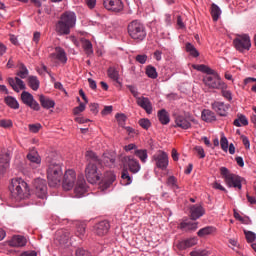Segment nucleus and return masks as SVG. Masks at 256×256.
I'll return each instance as SVG.
<instances>
[{"label": "nucleus", "mask_w": 256, "mask_h": 256, "mask_svg": "<svg viewBox=\"0 0 256 256\" xmlns=\"http://www.w3.org/2000/svg\"><path fill=\"white\" fill-rule=\"evenodd\" d=\"M192 68L200 73H206L203 77V83L208 89H224L225 82L221 79L219 73L204 64H193Z\"/></svg>", "instance_id": "obj_1"}, {"label": "nucleus", "mask_w": 256, "mask_h": 256, "mask_svg": "<svg viewBox=\"0 0 256 256\" xmlns=\"http://www.w3.org/2000/svg\"><path fill=\"white\" fill-rule=\"evenodd\" d=\"M85 156L88 161L85 168V177L88 183L93 185L101 180V172L99 171V168H97V165L101 164V160L99 159V156L91 150L87 151Z\"/></svg>", "instance_id": "obj_2"}, {"label": "nucleus", "mask_w": 256, "mask_h": 256, "mask_svg": "<svg viewBox=\"0 0 256 256\" xmlns=\"http://www.w3.org/2000/svg\"><path fill=\"white\" fill-rule=\"evenodd\" d=\"M47 179L50 187H57L63 178V166L61 163L51 157L47 158Z\"/></svg>", "instance_id": "obj_3"}, {"label": "nucleus", "mask_w": 256, "mask_h": 256, "mask_svg": "<svg viewBox=\"0 0 256 256\" xmlns=\"http://www.w3.org/2000/svg\"><path fill=\"white\" fill-rule=\"evenodd\" d=\"M77 24V15L75 12L66 11L60 16V20L56 24V33L58 35H69L71 29Z\"/></svg>", "instance_id": "obj_4"}, {"label": "nucleus", "mask_w": 256, "mask_h": 256, "mask_svg": "<svg viewBox=\"0 0 256 256\" xmlns=\"http://www.w3.org/2000/svg\"><path fill=\"white\" fill-rule=\"evenodd\" d=\"M18 69L19 70L16 73L17 77L8 78V84L16 93H19V91H24V89H26L25 82H23L21 79H27V77H29V69H27V66H25L24 63L19 62Z\"/></svg>", "instance_id": "obj_5"}, {"label": "nucleus", "mask_w": 256, "mask_h": 256, "mask_svg": "<svg viewBox=\"0 0 256 256\" xmlns=\"http://www.w3.org/2000/svg\"><path fill=\"white\" fill-rule=\"evenodd\" d=\"M128 35L136 43H141L147 37V29L139 20H133L128 24Z\"/></svg>", "instance_id": "obj_6"}, {"label": "nucleus", "mask_w": 256, "mask_h": 256, "mask_svg": "<svg viewBox=\"0 0 256 256\" xmlns=\"http://www.w3.org/2000/svg\"><path fill=\"white\" fill-rule=\"evenodd\" d=\"M10 191L15 199H25L29 195V185L23 178L12 179Z\"/></svg>", "instance_id": "obj_7"}, {"label": "nucleus", "mask_w": 256, "mask_h": 256, "mask_svg": "<svg viewBox=\"0 0 256 256\" xmlns=\"http://www.w3.org/2000/svg\"><path fill=\"white\" fill-rule=\"evenodd\" d=\"M220 174L223 177L227 187H234V189H239V191L243 189V178H241V176L229 172L227 167H221Z\"/></svg>", "instance_id": "obj_8"}, {"label": "nucleus", "mask_w": 256, "mask_h": 256, "mask_svg": "<svg viewBox=\"0 0 256 256\" xmlns=\"http://www.w3.org/2000/svg\"><path fill=\"white\" fill-rule=\"evenodd\" d=\"M174 121L176 124V127H179L180 129H191V123H195V116L191 114L190 112H184L182 114H177L174 116Z\"/></svg>", "instance_id": "obj_9"}, {"label": "nucleus", "mask_w": 256, "mask_h": 256, "mask_svg": "<svg viewBox=\"0 0 256 256\" xmlns=\"http://www.w3.org/2000/svg\"><path fill=\"white\" fill-rule=\"evenodd\" d=\"M233 45L236 51H239V53H245V51H249V49H251V37H249V34L237 35L233 40Z\"/></svg>", "instance_id": "obj_10"}, {"label": "nucleus", "mask_w": 256, "mask_h": 256, "mask_svg": "<svg viewBox=\"0 0 256 256\" xmlns=\"http://www.w3.org/2000/svg\"><path fill=\"white\" fill-rule=\"evenodd\" d=\"M123 169H127L134 175L141 171V164L139 160L133 156H124L122 158Z\"/></svg>", "instance_id": "obj_11"}, {"label": "nucleus", "mask_w": 256, "mask_h": 256, "mask_svg": "<svg viewBox=\"0 0 256 256\" xmlns=\"http://www.w3.org/2000/svg\"><path fill=\"white\" fill-rule=\"evenodd\" d=\"M102 5L104 9L110 13H123V10L125 9L123 0H103Z\"/></svg>", "instance_id": "obj_12"}, {"label": "nucleus", "mask_w": 256, "mask_h": 256, "mask_svg": "<svg viewBox=\"0 0 256 256\" xmlns=\"http://www.w3.org/2000/svg\"><path fill=\"white\" fill-rule=\"evenodd\" d=\"M77 181V173L75 170L69 169L66 170L63 177L62 187L64 191H71L73 187H75V183Z\"/></svg>", "instance_id": "obj_13"}, {"label": "nucleus", "mask_w": 256, "mask_h": 256, "mask_svg": "<svg viewBox=\"0 0 256 256\" xmlns=\"http://www.w3.org/2000/svg\"><path fill=\"white\" fill-rule=\"evenodd\" d=\"M152 161H154L156 167L162 171H165V169L169 167V155L164 151L159 150L156 152L152 157Z\"/></svg>", "instance_id": "obj_14"}, {"label": "nucleus", "mask_w": 256, "mask_h": 256, "mask_svg": "<svg viewBox=\"0 0 256 256\" xmlns=\"http://www.w3.org/2000/svg\"><path fill=\"white\" fill-rule=\"evenodd\" d=\"M21 101L22 103H24V105H27V107L33 109V111H41V106L39 105V102L35 100L31 93L23 91L21 93Z\"/></svg>", "instance_id": "obj_15"}, {"label": "nucleus", "mask_w": 256, "mask_h": 256, "mask_svg": "<svg viewBox=\"0 0 256 256\" xmlns=\"http://www.w3.org/2000/svg\"><path fill=\"white\" fill-rule=\"evenodd\" d=\"M34 189L35 195L38 196L39 199L47 198V181L40 178L35 179Z\"/></svg>", "instance_id": "obj_16"}, {"label": "nucleus", "mask_w": 256, "mask_h": 256, "mask_svg": "<svg viewBox=\"0 0 256 256\" xmlns=\"http://www.w3.org/2000/svg\"><path fill=\"white\" fill-rule=\"evenodd\" d=\"M69 239H71V233L67 229L57 230L55 234V243L60 247H67V243H69Z\"/></svg>", "instance_id": "obj_17"}, {"label": "nucleus", "mask_w": 256, "mask_h": 256, "mask_svg": "<svg viewBox=\"0 0 256 256\" xmlns=\"http://www.w3.org/2000/svg\"><path fill=\"white\" fill-rule=\"evenodd\" d=\"M87 193V182L83 176H78L76 186L74 188V195L78 199Z\"/></svg>", "instance_id": "obj_18"}, {"label": "nucleus", "mask_w": 256, "mask_h": 256, "mask_svg": "<svg viewBox=\"0 0 256 256\" xmlns=\"http://www.w3.org/2000/svg\"><path fill=\"white\" fill-rule=\"evenodd\" d=\"M231 105L225 104V102H219L215 101L212 103V109L217 113V115H220V117H227V113H229V108Z\"/></svg>", "instance_id": "obj_19"}, {"label": "nucleus", "mask_w": 256, "mask_h": 256, "mask_svg": "<svg viewBox=\"0 0 256 256\" xmlns=\"http://www.w3.org/2000/svg\"><path fill=\"white\" fill-rule=\"evenodd\" d=\"M109 229H111V224L109 221H101L94 226V233L99 237H103L109 233Z\"/></svg>", "instance_id": "obj_20"}, {"label": "nucleus", "mask_w": 256, "mask_h": 256, "mask_svg": "<svg viewBox=\"0 0 256 256\" xmlns=\"http://www.w3.org/2000/svg\"><path fill=\"white\" fill-rule=\"evenodd\" d=\"M178 227L181 231H185V233H193L196 229H199V222L183 220Z\"/></svg>", "instance_id": "obj_21"}, {"label": "nucleus", "mask_w": 256, "mask_h": 256, "mask_svg": "<svg viewBox=\"0 0 256 256\" xmlns=\"http://www.w3.org/2000/svg\"><path fill=\"white\" fill-rule=\"evenodd\" d=\"M136 103L138 107H141V109H144L148 115H151L153 113V104H151V100L147 97H139L136 99Z\"/></svg>", "instance_id": "obj_22"}, {"label": "nucleus", "mask_w": 256, "mask_h": 256, "mask_svg": "<svg viewBox=\"0 0 256 256\" xmlns=\"http://www.w3.org/2000/svg\"><path fill=\"white\" fill-rule=\"evenodd\" d=\"M203 215H205V208H203L201 205L195 204L190 207L191 221H197V219H201Z\"/></svg>", "instance_id": "obj_23"}, {"label": "nucleus", "mask_w": 256, "mask_h": 256, "mask_svg": "<svg viewBox=\"0 0 256 256\" xmlns=\"http://www.w3.org/2000/svg\"><path fill=\"white\" fill-rule=\"evenodd\" d=\"M49 57L50 59L60 61V63H63L64 65L67 63V53L62 47H56L55 52L51 53Z\"/></svg>", "instance_id": "obj_24"}, {"label": "nucleus", "mask_w": 256, "mask_h": 256, "mask_svg": "<svg viewBox=\"0 0 256 256\" xmlns=\"http://www.w3.org/2000/svg\"><path fill=\"white\" fill-rule=\"evenodd\" d=\"M198 240L196 237L188 238L185 240H181L177 243L176 247L179 251H185V249H189L191 247H195L197 245Z\"/></svg>", "instance_id": "obj_25"}, {"label": "nucleus", "mask_w": 256, "mask_h": 256, "mask_svg": "<svg viewBox=\"0 0 256 256\" xmlns=\"http://www.w3.org/2000/svg\"><path fill=\"white\" fill-rule=\"evenodd\" d=\"M9 247H25L27 245V238L21 235H15L8 241Z\"/></svg>", "instance_id": "obj_26"}, {"label": "nucleus", "mask_w": 256, "mask_h": 256, "mask_svg": "<svg viewBox=\"0 0 256 256\" xmlns=\"http://www.w3.org/2000/svg\"><path fill=\"white\" fill-rule=\"evenodd\" d=\"M39 101L43 109H53L55 107V100L41 94L39 95Z\"/></svg>", "instance_id": "obj_27"}, {"label": "nucleus", "mask_w": 256, "mask_h": 256, "mask_svg": "<svg viewBox=\"0 0 256 256\" xmlns=\"http://www.w3.org/2000/svg\"><path fill=\"white\" fill-rule=\"evenodd\" d=\"M201 119L205 121V123H213V121H217V116H215V112L204 109L201 113Z\"/></svg>", "instance_id": "obj_28"}, {"label": "nucleus", "mask_w": 256, "mask_h": 256, "mask_svg": "<svg viewBox=\"0 0 256 256\" xmlns=\"http://www.w3.org/2000/svg\"><path fill=\"white\" fill-rule=\"evenodd\" d=\"M157 117L161 125H169V123H171V116H169V112L165 109L159 110Z\"/></svg>", "instance_id": "obj_29"}, {"label": "nucleus", "mask_w": 256, "mask_h": 256, "mask_svg": "<svg viewBox=\"0 0 256 256\" xmlns=\"http://www.w3.org/2000/svg\"><path fill=\"white\" fill-rule=\"evenodd\" d=\"M107 76L115 83H118V85H121V81H119V70L115 66H110L107 69Z\"/></svg>", "instance_id": "obj_30"}, {"label": "nucleus", "mask_w": 256, "mask_h": 256, "mask_svg": "<svg viewBox=\"0 0 256 256\" xmlns=\"http://www.w3.org/2000/svg\"><path fill=\"white\" fill-rule=\"evenodd\" d=\"M100 160V164L101 167H103V165L105 167H113V165H115V157L111 156L110 154H103L102 159Z\"/></svg>", "instance_id": "obj_31"}, {"label": "nucleus", "mask_w": 256, "mask_h": 256, "mask_svg": "<svg viewBox=\"0 0 256 256\" xmlns=\"http://www.w3.org/2000/svg\"><path fill=\"white\" fill-rule=\"evenodd\" d=\"M0 163L2 164V167H4V169H7V167H9V163H11V152H9V150L1 152Z\"/></svg>", "instance_id": "obj_32"}, {"label": "nucleus", "mask_w": 256, "mask_h": 256, "mask_svg": "<svg viewBox=\"0 0 256 256\" xmlns=\"http://www.w3.org/2000/svg\"><path fill=\"white\" fill-rule=\"evenodd\" d=\"M27 159L30 163L41 165V156H39V152H37V150H30L27 154Z\"/></svg>", "instance_id": "obj_33"}, {"label": "nucleus", "mask_w": 256, "mask_h": 256, "mask_svg": "<svg viewBox=\"0 0 256 256\" xmlns=\"http://www.w3.org/2000/svg\"><path fill=\"white\" fill-rule=\"evenodd\" d=\"M133 183V178L129 174V170L127 168H123L121 173V184L124 186L131 185Z\"/></svg>", "instance_id": "obj_34"}, {"label": "nucleus", "mask_w": 256, "mask_h": 256, "mask_svg": "<svg viewBox=\"0 0 256 256\" xmlns=\"http://www.w3.org/2000/svg\"><path fill=\"white\" fill-rule=\"evenodd\" d=\"M233 125L235 127H247V125H249V120L247 119V116L238 114L237 118L233 122Z\"/></svg>", "instance_id": "obj_35"}, {"label": "nucleus", "mask_w": 256, "mask_h": 256, "mask_svg": "<svg viewBox=\"0 0 256 256\" xmlns=\"http://www.w3.org/2000/svg\"><path fill=\"white\" fill-rule=\"evenodd\" d=\"M28 86L32 91H38L39 87L41 85V82L39 81V78L37 76H29L28 79Z\"/></svg>", "instance_id": "obj_36"}, {"label": "nucleus", "mask_w": 256, "mask_h": 256, "mask_svg": "<svg viewBox=\"0 0 256 256\" xmlns=\"http://www.w3.org/2000/svg\"><path fill=\"white\" fill-rule=\"evenodd\" d=\"M135 157H138V159L141 161V163H147V159H149V154L147 152V149H137L134 151Z\"/></svg>", "instance_id": "obj_37"}, {"label": "nucleus", "mask_w": 256, "mask_h": 256, "mask_svg": "<svg viewBox=\"0 0 256 256\" xmlns=\"http://www.w3.org/2000/svg\"><path fill=\"white\" fill-rule=\"evenodd\" d=\"M217 232V228L213 226H206L204 228H201L198 232L197 235L198 237H205L206 235H213V233Z\"/></svg>", "instance_id": "obj_38"}, {"label": "nucleus", "mask_w": 256, "mask_h": 256, "mask_svg": "<svg viewBox=\"0 0 256 256\" xmlns=\"http://www.w3.org/2000/svg\"><path fill=\"white\" fill-rule=\"evenodd\" d=\"M211 17L213 21L217 22L219 21V17H221V8L217 6V4L213 3L211 5Z\"/></svg>", "instance_id": "obj_39"}, {"label": "nucleus", "mask_w": 256, "mask_h": 256, "mask_svg": "<svg viewBox=\"0 0 256 256\" xmlns=\"http://www.w3.org/2000/svg\"><path fill=\"white\" fill-rule=\"evenodd\" d=\"M4 101L6 105L10 107V109H19V102L17 101V99H15V97L7 96L5 97Z\"/></svg>", "instance_id": "obj_40"}, {"label": "nucleus", "mask_w": 256, "mask_h": 256, "mask_svg": "<svg viewBox=\"0 0 256 256\" xmlns=\"http://www.w3.org/2000/svg\"><path fill=\"white\" fill-rule=\"evenodd\" d=\"M82 47L87 55H92L93 53V44L90 40L83 38L81 40Z\"/></svg>", "instance_id": "obj_41"}, {"label": "nucleus", "mask_w": 256, "mask_h": 256, "mask_svg": "<svg viewBox=\"0 0 256 256\" xmlns=\"http://www.w3.org/2000/svg\"><path fill=\"white\" fill-rule=\"evenodd\" d=\"M227 87V83H225V87L219 88V90L221 91L222 97H224V99H226L227 101H233V94L230 90H227Z\"/></svg>", "instance_id": "obj_42"}, {"label": "nucleus", "mask_w": 256, "mask_h": 256, "mask_svg": "<svg viewBox=\"0 0 256 256\" xmlns=\"http://www.w3.org/2000/svg\"><path fill=\"white\" fill-rule=\"evenodd\" d=\"M146 75L150 79H157V77H158L157 69L153 66H147L146 67Z\"/></svg>", "instance_id": "obj_43"}, {"label": "nucleus", "mask_w": 256, "mask_h": 256, "mask_svg": "<svg viewBox=\"0 0 256 256\" xmlns=\"http://www.w3.org/2000/svg\"><path fill=\"white\" fill-rule=\"evenodd\" d=\"M166 185L170 187V189H179V185L177 184V178L175 176H169Z\"/></svg>", "instance_id": "obj_44"}, {"label": "nucleus", "mask_w": 256, "mask_h": 256, "mask_svg": "<svg viewBox=\"0 0 256 256\" xmlns=\"http://www.w3.org/2000/svg\"><path fill=\"white\" fill-rule=\"evenodd\" d=\"M85 229V224L76 225V236L79 237V239H83V237H85Z\"/></svg>", "instance_id": "obj_45"}, {"label": "nucleus", "mask_w": 256, "mask_h": 256, "mask_svg": "<svg viewBox=\"0 0 256 256\" xmlns=\"http://www.w3.org/2000/svg\"><path fill=\"white\" fill-rule=\"evenodd\" d=\"M220 147H221L222 151H225V153H227V151L229 150V140H227V137H225V136L221 137Z\"/></svg>", "instance_id": "obj_46"}, {"label": "nucleus", "mask_w": 256, "mask_h": 256, "mask_svg": "<svg viewBox=\"0 0 256 256\" xmlns=\"http://www.w3.org/2000/svg\"><path fill=\"white\" fill-rule=\"evenodd\" d=\"M139 125L140 127H142V129H145L147 131V129H149V127H151V120L147 119V118H142L139 120Z\"/></svg>", "instance_id": "obj_47"}, {"label": "nucleus", "mask_w": 256, "mask_h": 256, "mask_svg": "<svg viewBox=\"0 0 256 256\" xmlns=\"http://www.w3.org/2000/svg\"><path fill=\"white\" fill-rule=\"evenodd\" d=\"M244 234L246 237V241H248V243H253V241H255V239H256L255 232L244 230Z\"/></svg>", "instance_id": "obj_48"}, {"label": "nucleus", "mask_w": 256, "mask_h": 256, "mask_svg": "<svg viewBox=\"0 0 256 256\" xmlns=\"http://www.w3.org/2000/svg\"><path fill=\"white\" fill-rule=\"evenodd\" d=\"M43 126H41L40 123H36V124H29L28 125V129L30 131V133H39V131H41V128Z\"/></svg>", "instance_id": "obj_49"}, {"label": "nucleus", "mask_w": 256, "mask_h": 256, "mask_svg": "<svg viewBox=\"0 0 256 256\" xmlns=\"http://www.w3.org/2000/svg\"><path fill=\"white\" fill-rule=\"evenodd\" d=\"M116 121H118L119 125H125V121H127V116L123 113H117L115 115Z\"/></svg>", "instance_id": "obj_50"}, {"label": "nucleus", "mask_w": 256, "mask_h": 256, "mask_svg": "<svg viewBox=\"0 0 256 256\" xmlns=\"http://www.w3.org/2000/svg\"><path fill=\"white\" fill-rule=\"evenodd\" d=\"M209 251L207 250H193L190 252V256H208Z\"/></svg>", "instance_id": "obj_51"}, {"label": "nucleus", "mask_w": 256, "mask_h": 256, "mask_svg": "<svg viewBox=\"0 0 256 256\" xmlns=\"http://www.w3.org/2000/svg\"><path fill=\"white\" fill-rule=\"evenodd\" d=\"M76 256H93L89 250H85L83 248H77L75 251Z\"/></svg>", "instance_id": "obj_52"}, {"label": "nucleus", "mask_w": 256, "mask_h": 256, "mask_svg": "<svg viewBox=\"0 0 256 256\" xmlns=\"http://www.w3.org/2000/svg\"><path fill=\"white\" fill-rule=\"evenodd\" d=\"M0 127H3L4 129H9V127H13V121L2 119L0 120Z\"/></svg>", "instance_id": "obj_53"}, {"label": "nucleus", "mask_w": 256, "mask_h": 256, "mask_svg": "<svg viewBox=\"0 0 256 256\" xmlns=\"http://www.w3.org/2000/svg\"><path fill=\"white\" fill-rule=\"evenodd\" d=\"M85 107V103L80 102L79 106L73 109L74 115H79V113H83V111H85Z\"/></svg>", "instance_id": "obj_54"}, {"label": "nucleus", "mask_w": 256, "mask_h": 256, "mask_svg": "<svg viewBox=\"0 0 256 256\" xmlns=\"http://www.w3.org/2000/svg\"><path fill=\"white\" fill-rule=\"evenodd\" d=\"M194 151H196L200 159H205V149H203L201 146H196Z\"/></svg>", "instance_id": "obj_55"}, {"label": "nucleus", "mask_w": 256, "mask_h": 256, "mask_svg": "<svg viewBox=\"0 0 256 256\" xmlns=\"http://www.w3.org/2000/svg\"><path fill=\"white\" fill-rule=\"evenodd\" d=\"M136 61L140 63L141 65H145L147 63V55L145 54H139L136 56Z\"/></svg>", "instance_id": "obj_56"}, {"label": "nucleus", "mask_w": 256, "mask_h": 256, "mask_svg": "<svg viewBox=\"0 0 256 256\" xmlns=\"http://www.w3.org/2000/svg\"><path fill=\"white\" fill-rule=\"evenodd\" d=\"M127 88L129 89L130 93L135 97V99L139 98V91H137V88L133 85H128Z\"/></svg>", "instance_id": "obj_57"}, {"label": "nucleus", "mask_w": 256, "mask_h": 256, "mask_svg": "<svg viewBox=\"0 0 256 256\" xmlns=\"http://www.w3.org/2000/svg\"><path fill=\"white\" fill-rule=\"evenodd\" d=\"M89 109H90L91 113H93L94 115H97V113H99V104L91 103L89 105Z\"/></svg>", "instance_id": "obj_58"}, {"label": "nucleus", "mask_w": 256, "mask_h": 256, "mask_svg": "<svg viewBox=\"0 0 256 256\" xmlns=\"http://www.w3.org/2000/svg\"><path fill=\"white\" fill-rule=\"evenodd\" d=\"M111 113H113V106H105L104 109L101 111V115H103L104 117L106 115H111Z\"/></svg>", "instance_id": "obj_59"}, {"label": "nucleus", "mask_w": 256, "mask_h": 256, "mask_svg": "<svg viewBox=\"0 0 256 256\" xmlns=\"http://www.w3.org/2000/svg\"><path fill=\"white\" fill-rule=\"evenodd\" d=\"M242 143L245 147V149H250L251 148V142L249 141V138L247 136H241Z\"/></svg>", "instance_id": "obj_60"}, {"label": "nucleus", "mask_w": 256, "mask_h": 256, "mask_svg": "<svg viewBox=\"0 0 256 256\" xmlns=\"http://www.w3.org/2000/svg\"><path fill=\"white\" fill-rule=\"evenodd\" d=\"M137 149H138V148H137V145H136V144H133V143L124 146V151H126V152H129V151H137Z\"/></svg>", "instance_id": "obj_61"}, {"label": "nucleus", "mask_w": 256, "mask_h": 256, "mask_svg": "<svg viewBox=\"0 0 256 256\" xmlns=\"http://www.w3.org/2000/svg\"><path fill=\"white\" fill-rule=\"evenodd\" d=\"M177 26L179 27V29H185V22H183V18L181 17V15L177 16Z\"/></svg>", "instance_id": "obj_62"}, {"label": "nucleus", "mask_w": 256, "mask_h": 256, "mask_svg": "<svg viewBox=\"0 0 256 256\" xmlns=\"http://www.w3.org/2000/svg\"><path fill=\"white\" fill-rule=\"evenodd\" d=\"M213 189H218L219 191H224V193H227V189L221 185L219 182H214L213 183Z\"/></svg>", "instance_id": "obj_63"}, {"label": "nucleus", "mask_w": 256, "mask_h": 256, "mask_svg": "<svg viewBox=\"0 0 256 256\" xmlns=\"http://www.w3.org/2000/svg\"><path fill=\"white\" fill-rule=\"evenodd\" d=\"M21 256H37V252L35 251H26L21 254Z\"/></svg>", "instance_id": "obj_64"}]
</instances>
